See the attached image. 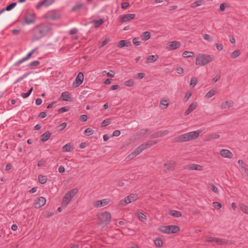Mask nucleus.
Segmentation results:
<instances>
[{
	"label": "nucleus",
	"mask_w": 248,
	"mask_h": 248,
	"mask_svg": "<svg viewBox=\"0 0 248 248\" xmlns=\"http://www.w3.org/2000/svg\"><path fill=\"white\" fill-rule=\"evenodd\" d=\"M138 199V195L136 194H131L121 200L118 203V206L121 207L125 206L127 204L136 201Z\"/></svg>",
	"instance_id": "423d86ee"
},
{
	"label": "nucleus",
	"mask_w": 248,
	"mask_h": 248,
	"mask_svg": "<svg viewBox=\"0 0 248 248\" xmlns=\"http://www.w3.org/2000/svg\"><path fill=\"white\" fill-rule=\"evenodd\" d=\"M93 130L90 128H87L84 131V134L86 135V136H90L92 134H93Z\"/></svg>",
	"instance_id": "49530a36"
},
{
	"label": "nucleus",
	"mask_w": 248,
	"mask_h": 248,
	"mask_svg": "<svg viewBox=\"0 0 248 248\" xmlns=\"http://www.w3.org/2000/svg\"><path fill=\"white\" fill-rule=\"evenodd\" d=\"M50 136V133L49 131L46 132L44 134L42 135L41 140L43 141H46L48 140Z\"/></svg>",
	"instance_id": "2f4dec72"
},
{
	"label": "nucleus",
	"mask_w": 248,
	"mask_h": 248,
	"mask_svg": "<svg viewBox=\"0 0 248 248\" xmlns=\"http://www.w3.org/2000/svg\"><path fill=\"white\" fill-rule=\"evenodd\" d=\"M151 37L150 33L149 31L143 32L141 35V38L143 41H147Z\"/></svg>",
	"instance_id": "c85d7f7f"
},
{
	"label": "nucleus",
	"mask_w": 248,
	"mask_h": 248,
	"mask_svg": "<svg viewBox=\"0 0 248 248\" xmlns=\"http://www.w3.org/2000/svg\"><path fill=\"white\" fill-rule=\"evenodd\" d=\"M135 15L134 14H128L123 15L120 17L121 22H125L130 20L134 19Z\"/></svg>",
	"instance_id": "f3484780"
},
{
	"label": "nucleus",
	"mask_w": 248,
	"mask_h": 248,
	"mask_svg": "<svg viewBox=\"0 0 248 248\" xmlns=\"http://www.w3.org/2000/svg\"><path fill=\"white\" fill-rule=\"evenodd\" d=\"M33 54L32 53V52H31V51L26 55V57L23 58L22 59L16 62L14 65L15 66H19L21 63H22L23 62H25V61L29 60L31 55Z\"/></svg>",
	"instance_id": "6ab92c4d"
},
{
	"label": "nucleus",
	"mask_w": 248,
	"mask_h": 248,
	"mask_svg": "<svg viewBox=\"0 0 248 248\" xmlns=\"http://www.w3.org/2000/svg\"><path fill=\"white\" fill-rule=\"evenodd\" d=\"M227 5V3H221L219 6V9L220 11L221 12H223L225 10V7Z\"/></svg>",
	"instance_id": "680f3d73"
},
{
	"label": "nucleus",
	"mask_w": 248,
	"mask_h": 248,
	"mask_svg": "<svg viewBox=\"0 0 248 248\" xmlns=\"http://www.w3.org/2000/svg\"><path fill=\"white\" fill-rule=\"evenodd\" d=\"M59 17H60V16H59V14H56V13H53V14H52L50 16L49 18H50L51 19L55 20V19H56L59 18Z\"/></svg>",
	"instance_id": "3c124183"
},
{
	"label": "nucleus",
	"mask_w": 248,
	"mask_h": 248,
	"mask_svg": "<svg viewBox=\"0 0 248 248\" xmlns=\"http://www.w3.org/2000/svg\"><path fill=\"white\" fill-rule=\"evenodd\" d=\"M220 155L224 158H231L232 157V153L228 149H222L219 151Z\"/></svg>",
	"instance_id": "dca6fc26"
},
{
	"label": "nucleus",
	"mask_w": 248,
	"mask_h": 248,
	"mask_svg": "<svg viewBox=\"0 0 248 248\" xmlns=\"http://www.w3.org/2000/svg\"><path fill=\"white\" fill-rule=\"evenodd\" d=\"M124 85L128 87H132L134 85V81L132 79L128 80L124 82Z\"/></svg>",
	"instance_id": "a18cd8bd"
},
{
	"label": "nucleus",
	"mask_w": 248,
	"mask_h": 248,
	"mask_svg": "<svg viewBox=\"0 0 248 248\" xmlns=\"http://www.w3.org/2000/svg\"><path fill=\"white\" fill-rule=\"evenodd\" d=\"M216 46L217 49L219 51L222 50L223 47V45L219 43H217L216 44Z\"/></svg>",
	"instance_id": "0e129e2a"
},
{
	"label": "nucleus",
	"mask_w": 248,
	"mask_h": 248,
	"mask_svg": "<svg viewBox=\"0 0 248 248\" xmlns=\"http://www.w3.org/2000/svg\"><path fill=\"white\" fill-rule=\"evenodd\" d=\"M158 58V56L157 55H150L146 58V63H151L155 62Z\"/></svg>",
	"instance_id": "cd10ccee"
},
{
	"label": "nucleus",
	"mask_w": 248,
	"mask_h": 248,
	"mask_svg": "<svg viewBox=\"0 0 248 248\" xmlns=\"http://www.w3.org/2000/svg\"><path fill=\"white\" fill-rule=\"evenodd\" d=\"M181 43L180 42L174 41L170 42L168 43L167 48L170 50H173L180 47Z\"/></svg>",
	"instance_id": "4468645a"
},
{
	"label": "nucleus",
	"mask_w": 248,
	"mask_h": 248,
	"mask_svg": "<svg viewBox=\"0 0 248 248\" xmlns=\"http://www.w3.org/2000/svg\"><path fill=\"white\" fill-rule=\"evenodd\" d=\"M175 163L173 161H169L164 164L165 170H172L174 169Z\"/></svg>",
	"instance_id": "4be33fe9"
},
{
	"label": "nucleus",
	"mask_w": 248,
	"mask_h": 248,
	"mask_svg": "<svg viewBox=\"0 0 248 248\" xmlns=\"http://www.w3.org/2000/svg\"><path fill=\"white\" fill-rule=\"evenodd\" d=\"M214 60V57L210 55L199 54L196 58L195 64L197 65H205Z\"/></svg>",
	"instance_id": "f03ea898"
},
{
	"label": "nucleus",
	"mask_w": 248,
	"mask_h": 248,
	"mask_svg": "<svg viewBox=\"0 0 248 248\" xmlns=\"http://www.w3.org/2000/svg\"><path fill=\"white\" fill-rule=\"evenodd\" d=\"M203 4V1L202 0H198V1H196L192 3L191 4L190 7L192 8H194L197 7H199Z\"/></svg>",
	"instance_id": "58836bf2"
},
{
	"label": "nucleus",
	"mask_w": 248,
	"mask_h": 248,
	"mask_svg": "<svg viewBox=\"0 0 248 248\" xmlns=\"http://www.w3.org/2000/svg\"><path fill=\"white\" fill-rule=\"evenodd\" d=\"M192 95V93L190 91H188L186 93L185 96V100L186 101H187L190 98V97Z\"/></svg>",
	"instance_id": "8fccbe9b"
},
{
	"label": "nucleus",
	"mask_w": 248,
	"mask_h": 248,
	"mask_svg": "<svg viewBox=\"0 0 248 248\" xmlns=\"http://www.w3.org/2000/svg\"><path fill=\"white\" fill-rule=\"evenodd\" d=\"M158 230L161 232L166 234L175 233L180 231V228L176 225L162 226Z\"/></svg>",
	"instance_id": "39448f33"
},
{
	"label": "nucleus",
	"mask_w": 248,
	"mask_h": 248,
	"mask_svg": "<svg viewBox=\"0 0 248 248\" xmlns=\"http://www.w3.org/2000/svg\"><path fill=\"white\" fill-rule=\"evenodd\" d=\"M137 155H138L137 154H136L134 151H133L128 155V157L129 158V159H132L135 157Z\"/></svg>",
	"instance_id": "338daca9"
},
{
	"label": "nucleus",
	"mask_w": 248,
	"mask_h": 248,
	"mask_svg": "<svg viewBox=\"0 0 248 248\" xmlns=\"http://www.w3.org/2000/svg\"><path fill=\"white\" fill-rule=\"evenodd\" d=\"M46 203V200L44 197H40L34 200L33 206L35 208L38 209L43 206Z\"/></svg>",
	"instance_id": "9d476101"
},
{
	"label": "nucleus",
	"mask_w": 248,
	"mask_h": 248,
	"mask_svg": "<svg viewBox=\"0 0 248 248\" xmlns=\"http://www.w3.org/2000/svg\"><path fill=\"white\" fill-rule=\"evenodd\" d=\"M36 28L37 29V32L34 34L33 37L35 40H37L44 36L51 30L50 26L44 24L38 25L36 26Z\"/></svg>",
	"instance_id": "7ed1b4c3"
},
{
	"label": "nucleus",
	"mask_w": 248,
	"mask_h": 248,
	"mask_svg": "<svg viewBox=\"0 0 248 248\" xmlns=\"http://www.w3.org/2000/svg\"><path fill=\"white\" fill-rule=\"evenodd\" d=\"M38 180L41 184H44L47 182V179L46 176L39 175L38 176Z\"/></svg>",
	"instance_id": "4c0bfd02"
},
{
	"label": "nucleus",
	"mask_w": 248,
	"mask_h": 248,
	"mask_svg": "<svg viewBox=\"0 0 248 248\" xmlns=\"http://www.w3.org/2000/svg\"><path fill=\"white\" fill-rule=\"evenodd\" d=\"M169 105V100L165 98H162L160 100L159 107L162 109L166 108Z\"/></svg>",
	"instance_id": "b1692460"
},
{
	"label": "nucleus",
	"mask_w": 248,
	"mask_h": 248,
	"mask_svg": "<svg viewBox=\"0 0 248 248\" xmlns=\"http://www.w3.org/2000/svg\"><path fill=\"white\" fill-rule=\"evenodd\" d=\"M204 242H215L220 245H226L228 243V241L225 239L217 238L211 236H207L204 240Z\"/></svg>",
	"instance_id": "1a4fd4ad"
},
{
	"label": "nucleus",
	"mask_w": 248,
	"mask_h": 248,
	"mask_svg": "<svg viewBox=\"0 0 248 248\" xmlns=\"http://www.w3.org/2000/svg\"><path fill=\"white\" fill-rule=\"evenodd\" d=\"M16 2H13V3H11V4H10L9 5H8V6H7L6 7L5 9L7 11H10L13 8H14L16 6Z\"/></svg>",
	"instance_id": "09e8293b"
},
{
	"label": "nucleus",
	"mask_w": 248,
	"mask_h": 248,
	"mask_svg": "<svg viewBox=\"0 0 248 248\" xmlns=\"http://www.w3.org/2000/svg\"><path fill=\"white\" fill-rule=\"evenodd\" d=\"M78 192V189L77 188L72 189L67 192L62 199V205L66 207Z\"/></svg>",
	"instance_id": "20e7f679"
},
{
	"label": "nucleus",
	"mask_w": 248,
	"mask_h": 248,
	"mask_svg": "<svg viewBox=\"0 0 248 248\" xmlns=\"http://www.w3.org/2000/svg\"><path fill=\"white\" fill-rule=\"evenodd\" d=\"M84 75L82 72H79L77 77L75 81L73 82V85L75 87L79 86L83 82Z\"/></svg>",
	"instance_id": "ddd939ff"
},
{
	"label": "nucleus",
	"mask_w": 248,
	"mask_h": 248,
	"mask_svg": "<svg viewBox=\"0 0 248 248\" xmlns=\"http://www.w3.org/2000/svg\"><path fill=\"white\" fill-rule=\"evenodd\" d=\"M73 149V146L71 143L66 144L62 148V152H71Z\"/></svg>",
	"instance_id": "bb28decb"
},
{
	"label": "nucleus",
	"mask_w": 248,
	"mask_h": 248,
	"mask_svg": "<svg viewBox=\"0 0 248 248\" xmlns=\"http://www.w3.org/2000/svg\"><path fill=\"white\" fill-rule=\"evenodd\" d=\"M154 243L155 246L158 247H161L163 245V242L160 238H156L154 240Z\"/></svg>",
	"instance_id": "a19ab883"
},
{
	"label": "nucleus",
	"mask_w": 248,
	"mask_h": 248,
	"mask_svg": "<svg viewBox=\"0 0 248 248\" xmlns=\"http://www.w3.org/2000/svg\"><path fill=\"white\" fill-rule=\"evenodd\" d=\"M110 199H104L102 200H97L93 202V205L95 208H100L107 205L110 202Z\"/></svg>",
	"instance_id": "9b49d317"
},
{
	"label": "nucleus",
	"mask_w": 248,
	"mask_h": 248,
	"mask_svg": "<svg viewBox=\"0 0 248 248\" xmlns=\"http://www.w3.org/2000/svg\"><path fill=\"white\" fill-rule=\"evenodd\" d=\"M169 133V131L166 130H160L154 134V137H160L167 135Z\"/></svg>",
	"instance_id": "a878e982"
},
{
	"label": "nucleus",
	"mask_w": 248,
	"mask_h": 248,
	"mask_svg": "<svg viewBox=\"0 0 248 248\" xmlns=\"http://www.w3.org/2000/svg\"><path fill=\"white\" fill-rule=\"evenodd\" d=\"M198 80L197 78L196 77H192L191 78L190 85L192 86V87H195L196 84H197Z\"/></svg>",
	"instance_id": "37998d69"
},
{
	"label": "nucleus",
	"mask_w": 248,
	"mask_h": 248,
	"mask_svg": "<svg viewBox=\"0 0 248 248\" xmlns=\"http://www.w3.org/2000/svg\"><path fill=\"white\" fill-rule=\"evenodd\" d=\"M129 6V3L127 2H124L121 4L122 8L124 9H126Z\"/></svg>",
	"instance_id": "13d9d810"
},
{
	"label": "nucleus",
	"mask_w": 248,
	"mask_h": 248,
	"mask_svg": "<svg viewBox=\"0 0 248 248\" xmlns=\"http://www.w3.org/2000/svg\"><path fill=\"white\" fill-rule=\"evenodd\" d=\"M219 137V135L217 133L210 134L205 136L203 140L205 141H209L218 139Z\"/></svg>",
	"instance_id": "412c9836"
},
{
	"label": "nucleus",
	"mask_w": 248,
	"mask_h": 248,
	"mask_svg": "<svg viewBox=\"0 0 248 248\" xmlns=\"http://www.w3.org/2000/svg\"><path fill=\"white\" fill-rule=\"evenodd\" d=\"M80 120L83 122H86L87 120V116L85 114L81 115L80 116Z\"/></svg>",
	"instance_id": "052dcab7"
},
{
	"label": "nucleus",
	"mask_w": 248,
	"mask_h": 248,
	"mask_svg": "<svg viewBox=\"0 0 248 248\" xmlns=\"http://www.w3.org/2000/svg\"><path fill=\"white\" fill-rule=\"evenodd\" d=\"M234 102L231 100H226L221 102L220 108L222 109L228 108L233 107Z\"/></svg>",
	"instance_id": "2eb2a0df"
},
{
	"label": "nucleus",
	"mask_w": 248,
	"mask_h": 248,
	"mask_svg": "<svg viewBox=\"0 0 248 248\" xmlns=\"http://www.w3.org/2000/svg\"><path fill=\"white\" fill-rule=\"evenodd\" d=\"M35 14L33 12L28 11L24 16V20L26 24H30L35 21Z\"/></svg>",
	"instance_id": "6e6552de"
},
{
	"label": "nucleus",
	"mask_w": 248,
	"mask_h": 248,
	"mask_svg": "<svg viewBox=\"0 0 248 248\" xmlns=\"http://www.w3.org/2000/svg\"><path fill=\"white\" fill-rule=\"evenodd\" d=\"M136 215L137 217H138L139 219L142 222H144L146 220V217L145 215H144L143 213L138 212L136 213Z\"/></svg>",
	"instance_id": "c9c22d12"
},
{
	"label": "nucleus",
	"mask_w": 248,
	"mask_h": 248,
	"mask_svg": "<svg viewBox=\"0 0 248 248\" xmlns=\"http://www.w3.org/2000/svg\"><path fill=\"white\" fill-rule=\"evenodd\" d=\"M203 38L204 40H207L208 41L211 42L212 41V38L211 36L207 34H204L203 35Z\"/></svg>",
	"instance_id": "6e6d98bb"
},
{
	"label": "nucleus",
	"mask_w": 248,
	"mask_h": 248,
	"mask_svg": "<svg viewBox=\"0 0 248 248\" xmlns=\"http://www.w3.org/2000/svg\"><path fill=\"white\" fill-rule=\"evenodd\" d=\"M93 23H94V26L95 28H99L103 23L104 22V20L103 19H100L98 20H93Z\"/></svg>",
	"instance_id": "e433bc0d"
},
{
	"label": "nucleus",
	"mask_w": 248,
	"mask_h": 248,
	"mask_svg": "<svg viewBox=\"0 0 248 248\" xmlns=\"http://www.w3.org/2000/svg\"><path fill=\"white\" fill-rule=\"evenodd\" d=\"M137 155H138L137 154H136L134 151H133L128 155V157L129 158V159H132L135 157Z\"/></svg>",
	"instance_id": "774afa93"
},
{
	"label": "nucleus",
	"mask_w": 248,
	"mask_h": 248,
	"mask_svg": "<svg viewBox=\"0 0 248 248\" xmlns=\"http://www.w3.org/2000/svg\"><path fill=\"white\" fill-rule=\"evenodd\" d=\"M157 142H158V140H150L147 141L146 143L142 144L141 145L143 146V147H144V149L145 150L146 149H147V148L152 146L153 145L157 143Z\"/></svg>",
	"instance_id": "5701e85b"
},
{
	"label": "nucleus",
	"mask_w": 248,
	"mask_h": 248,
	"mask_svg": "<svg viewBox=\"0 0 248 248\" xmlns=\"http://www.w3.org/2000/svg\"><path fill=\"white\" fill-rule=\"evenodd\" d=\"M213 206L217 209H219L222 207V205L220 203L217 202H213Z\"/></svg>",
	"instance_id": "de8ad7c7"
},
{
	"label": "nucleus",
	"mask_w": 248,
	"mask_h": 248,
	"mask_svg": "<svg viewBox=\"0 0 248 248\" xmlns=\"http://www.w3.org/2000/svg\"><path fill=\"white\" fill-rule=\"evenodd\" d=\"M240 51L239 49H236L231 53V56L232 58L234 59L238 57L240 55Z\"/></svg>",
	"instance_id": "79ce46f5"
},
{
	"label": "nucleus",
	"mask_w": 248,
	"mask_h": 248,
	"mask_svg": "<svg viewBox=\"0 0 248 248\" xmlns=\"http://www.w3.org/2000/svg\"><path fill=\"white\" fill-rule=\"evenodd\" d=\"M144 147L142 146V145H140V146H139L138 148H137L135 151L134 152L137 154V155H139L142 151L144 150Z\"/></svg>",
	"instance_id": "c03bdc74"
},
{
	"label": "nucleus",
	"mask_w": 248,
	"mask_h": 248,
	"mask_svg": "<svg viewBox=\"0 0 248 248\" xmlns=\"http://www.w3.org/2000/svg\"><path fill=\"white\" fill-rule=\"evenodd\" d=\"M198 104L197 102H194L192 103L188 107L187 109L186 110L185 112V115L187 116L189 113L192 112L194 110H195L198 107Z\"/></svg>",
	"instance_id": "a211bd4d"
},
{
	"label": "nucleus",
	"mask_w": 248,
	"mask_h": 248,
	"mask_svg": "<svg viewBox=\"0 0 248 248\" xmlns=\"http://www.w3.org/2000/svg\"><path fill=\"white\" fill-rule=\"evenodd\" d=\"M238 163L242 169L246 170V168L245 167V163L243 160L240 159L238 160Z\"/></svg>",
	"instance_id": "864d4df0"
},
{
	"label": "nucleus",
	"mask_w": 248,
	"mask_h": 248,
	"mask_svg": "<svg viewBox=\"0 0 248 248\" xmlns=\"http://www.w3.org/2000/svg\"><path fill=\"white\" fill-rule=\"evenodd\" d=\"M201 131L200 130L191 131L184 134H182L173 139L175 142H184L193 140L199 137Z\"/></svg>",
	"instance_id": "f257e3e1"
},
{
	"label": "nucleus",
	"mask_w": 248,
	"mask_h": 248,
	"mask_svg": "<svg viewBox=\"0 0 248 248\" xmlns=\"http://www.w3.org/2000/svg\"><path fill=\"white\" fill-rule=\"evenodd\" d=\"M137 155H138L137 154H136L134 151H133L128 155V157L129 158V159H132L135 157Z\"/></svg>",
	"instance_id": "69168bd1"
},
{
	"label": "nucleus",
	"mask_w": 248,
	"mask_h": 248,
	"mask_svg": "<svg viewBox=\"0 0 248 248\" xmlns=\"http://www.w3.org/2000/svg\"><path fill=\"white\" fill-rule=\"evenodd\" d=\"M69 110V108L68 107L66 106V107H64L61 108L59 109V111L60 113H63V112L68 111Z\"/></svg>",
	"instance_id": "603ef678"
},
{
	"label": "nucleus",
	"mask_w": 248,
	"mask_h": 248,
	"mask_svg": "<svg viewBox=\"0 0 248 248\" xmlns=\"http://www.w3.org/2000/svg\"><path fill=\"white\" fill-rule=\"evenodd\" d=\"M130 44V43H127L125 40H123L119 42L117 46L119 48H122L125 46H128Z\"/></svg>",
	"instance_id": "473e14b6"
},
{
	"label": "nucleus",
	"mask_w": 248,
	"mask_h": 248,
	"mask_svg": "<svg viewBox=\"0 0 248 248\" xmlns=\"http://www.w3.org/2000/svg\"><path fill=\"white\" fill-rule=\"evenodd\" d=\"M220 78V75L217 74L215 76V77L213 78L212 81L214 83L217 82L219 79Z\"/></svg>",
	"instance_id": "bf43d9fd"
},
{
	"label": "nucleus",
	"mask_w": 248,
	"mask_h": 248,
	"mask_svg": "<svg viewBox=\"0 0 248 248\" xmlns=\"http://www.w3.org/2000/svg\"><path fill=\"white\" fill-rule=\"evenodd\" d=\"M169 214L172 217H180L182 216V214L180 212L174 210H170L169 212Z\"/></svg>",
	"instance_id": "c756f323"
},
{
	"label": "nucleus",
	"mask_w": 248,
	"mask_h": 248,
	"mask_svg": "<svg viewBox=\"0 0 248 248\" xmlns=\"http://www.w3.org/2000/svg\"><path fill=\"white\" fill-rule=\"evenodd\" d=\"M217 93V89H212L207 93L205 94V97H206L207 99L210 98L213 96H214L215 94H216Z\"/></svg>",
	"instance_id": "393cba45"
},
{
	"label": "nucleus",
	"mask_w": 248,
	"mask_h": 248,
	"mask_svg": "<svg viewBox=\"0 0 248 248\" xmlns=\"http://www.w3.org/2000/svg\"><path fill=\"white\" fill-rule=\"evenodd\" d=\"M40 64V62L38 61H34L31 62L28 65L29 69H33L37 67Z\"/></svg>",
	"instance_id": "7c9ffc66"
},
{
	"label": "nucleus",
	"mask_w": 248,
	"mask_h": 248,
	"mask_svg": "<svg viewBox=\"0 0 248 248\" xmlns=\"http://www.w3.org/2000/svg\"><path fill=\"white\" fill-rule=\"evenodd\" d=\"M145 76V74L143 73H139L135 75V78L138 79H142Z\"/></svg>",
	"instance_id": "5fc2aeb1"
},
{
	"label": "nucleus",
	"mask_w": 248,
	"mask_h": 248,
	"mask_svg": "<svg viewBox=\"0 0 248 248\" xmlns=\"http://www.w3.org/2000/svg\"><path fill=\"white\" fill-rule=\"evenodd\" d=\"M110 124V121L109 119H106L104 120L101 123L102 126H105L108 125Z\"/></svg>",
	"instance_id": "4d7b16f0"
},
{
	"label": "nucleus",
	"mask_w": 248,
	"mask_h": 248,
	"mask_svg": "<svg viewBox=\"0 0 248 248\" xmlns=\"http://www.w3.org/2000/svg\"><path fill=\"white\" fill-rule=\"evenodd\" d=\"M240 210L244 213L248 215V206L244 203H240L239 205Z\"/></svg>",
	"instance_id": "72a5a7b5"
},
{
	"label": "nucleus",
	"mask_w": 248,
	"mask_h": 248,
	"mask_svg": "<svg viewBox=\"0 0 248 248\" xmlns=\"http://www.w3.org/2000/svg\"><path fill=\"white\" fill-rule=\"evenodd\" d=\"M62 101H68L70 98V94L68 92H64L61 94Z\"/></svg>",
	"instance_id": "f704fd0d"
},
{
	"label": "nucleus",
	"mask_w": 248,
	"mask_h": 248,
	"mask_svg": "<svg viewBox=\"0 0 248 248\" xmlns=\"http://www.w3.org/2000/svg\"><path fill=\"white\" fill-rule=\"evenodd\" d=\"M98 218L101 223L107 225L111 220V215L108 212H104L99 215Z\"/></svg>",
	"instance_id": "0eeeda50"
},
{
	"label": "nucleus",
	"mask_w": 248,
	"mask_h": 248,
	"mask_svg": "<svg viewBox=\"0 0 248 248\" xmlns=\"http://www.w3.org/2000/svg\"><path fill=\"white\" fill-rule=\"evenodd\" d=\"M186 169L190 170L202 171L203 170V167L198 164H190L186 166Z\"/></svg>",
	"instance_id": "aec40b11"
},
{
	"label": "nucleus",
	"mask_w": 248,
	"mask_h": 248,
	"mask_svg": "<svg viewBox=\"0 0 248 248\" xmlns=\"http://www.w3.org/2000/svg\"><path fill=\"white\" fill-rule=\"evenodd\" d=\"M194 53L192 51H184L183 54H182V56L184 57V58H189V57H193L194 56Z\"/></svg>",
	"instance_id": "ea45409f"
},
{
	"label": "nucleus",
	"mask_w": 248,
	"mask_h": 248,
	"mask_svg": "<svg viewBox=\"0 0 248 248\" xmlns=\"http://www.w3.org/2000/svg\"><path fill=\"white\" fill-rule=\"evenodd\" d=\"M55 0H43L40 1L36 5V8L38 10L40 9V8L44 6L45 7H48L51 5Z\"/></svg>",
	"instance_id": "f8f14e48"
},
{
	"label": "nucleus",
	"mask_w": 248,
	"mask_h": 248,
	"mask_svg": "<svg viewBox=\"0 0 248 248\" xmlns=\"http://www.w3.org/2000/svg\"><path fill=\"white\" fill-rule=\"evenodd\" d=\"M211 190H212V191H213L214 192H215L216 193H218V189L217 187V186H216L214 184H211Z\"/></svg>",
	"instance_id": "e2e57ef3"
}]
</instances>
